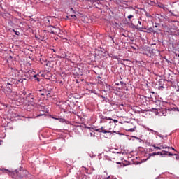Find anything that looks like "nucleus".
<instances>
[{
    "mask_svg": "<svg viewBox=\"0 0 179 179\" xmlns=\"http://www.w3.org/2000/svg\"><path fill=\"white\" fill-rule=\"evenodd\" d=\"M101 124H105V126L101 127L100 129H96V132H102L103 134H110L113 132L117 134L115 131L116 124L114 121L111 120V118L102 116L100 120Z\"/></svg>",
    "mask_w": 179,
    "mask_h": 179,
    "instance_id": "f257e3e1",
    "label": "nucleus"
},
{
    "mask_svg": "<svg viewBox=\"0 0 179 179\" xmlns=\"http://www.w3.org/2000/svg\"><path fill=\"white\" fill-rule=\"evenodd\" d=\"M2 171H3V173H6V174H8V176H10L15 179H22L27 174V171L22 170H20L19 171H17V170L10 171L8 169H2Z\"/></svg>",
    "mask_w": 179,
    "mask_h": 179,
    "instance_id": "f03ea898",
    "label": "nucleus"
},
{
    "mask_svg": "<svg viewBox=\"0 0 179 179\" xmlns=\"http://www.w3.org/2000/svg\"><path fill=\"white\" fill-rule=\"evenodd\" d=\"M138 13H139V10H135V8L132 7L129 8L127 11V14L129 15L127 16V19H129V20H131V19H132V17H134L135 15H138Z\"/></svg>",
    "mask_w": 179,
    "mask_h": 179,
    "instance_id": "7ed1b4c3",
    "label": "nucleus"
},
{
    "mask_svg": "<svg viewBox=\"0 0 179 179\" xmlns=\"http://www.w3.org/2000/svg\"><path fill=\"white\" fill-rule=\"evenodd\" d=\"M29 102L32 106H34V104H36V101L34 100V98H31Z\"/></svg>",
    "mask_w": 179,
    "mask_h": 179,
    "instance_id": "20e7f679",
    "label": "nucleus"
},
{
    "mask_svg": "<svg viewBox=\"0 0 179 179\" xmlns=\"http://www.w3.org/2000/svg\"><path fill=\"white\" fill-rule=\"evenodd\" d=\"M7 92L8 93H12V86H7Z\"/></svg>",
    "mask_w": 179,
    "mask_h": 179,
    "instance_id": "39448f33",
    "label": "nucleus"
},
{
    "mask_svg": "<svg viewBox=\"0 0 179 179\" xmlns=\"http://www.w3.org/2000/svg\"><path fill=\"white\" fill-rule=\"evenodd\" d=\"M62 58H65L66 59H68V55L66 53L62 54Z\"/></svg>",
    "mask_w": 179,
    "mask_h": 179,
    "instance_id": "423d86ee",
    "label": "nucleus"
},
{
    "mask_svg": "<svg viewBox=\"0 0 179 179\" xmlns=\"http://www.w3.org/2000/svg\"><path fill=\"white\" fill-rule=\"evenodd\" d=\"M162 115H164V117H166L167 115V110H163Z\"/></svg>",
    "mask_w": 179,
    "mask_h": 179,
    "instance_id": "0eeeda50",
    "label": "nucleus"
},
{
    "mask_svg": "<svg viewBox=\"0 0 179 179\" xmlns=\"http://www.w3.org/2000/svg\"><path fill=\"white\" fill-rule=\"evenodd\" d=\"M154 148H155V149H164V148H166V147H164V146H161V147H156L155 145H154Z\"/></svg>",
    "mask_w": 179,
    "mask_h": 179,
    "instance_id": "6e6552de",
    "label": "nucleus"
},
{
    "mask_svg": "<svg viewBox=\"0 0 179 179\" xmlns=\"http://www.w3.org/2000/svg\"><path fill=\"white\" fill-rule=\"evenodd\" d=\"M19 83H23V79H20V80H18L15 83V85H17Z\"/></svg>",
    "mask_w": 179,
    "mask_h": 179,
    "instance_id": "1a4fd4ad",
    "label": "nucleus"
},
{
    "mask_svg": "<svg viewBox=\"0 0 179 179\" xmlns=\"http://www.w3.org/2000/svg\"><path fill=\"white\" fill-rule=\"evenodd\" d=\"M167 148H168V149H172V150H174L175 152H176V149H174V148H173V147H171V148H170V147H165V149H167Z\"/></svg>",
    "mask_w": 179,
    "mask_h": 179,
    "instance_id": "9d476101",
    "label": "nucleus"
},
{
    "mask_svg": "<svg viewBox=\"0 0 179 179\" xmlns=\"http://www.w3.org/2000/svg\"><path fill=\"white\" fill-rule=\"evenodd\" d=\"M149 31H151L152 33H153L155 31V30H153V28H152V27L149 28Z\"/></svg>",
    "mask_w": 179,
    "mask_h": 179,
    "instance_id": "9b49d317",
    "label": "nucleus"
},
{
    "mask_svg": "<svg viewBox=\"0 0 179 179\" xmlns=\"http://www.w3.org/2000/svg\"><path fill=\"white\" fill-rule=\"evenodd\" d=\"M13 31H14L15 34H16V36H19V32L15 31V29H13Z\"/></svg>",
    "mask_w": 179,
    "mask_h": 179,
    "instance_id": "f8f14e48",
    "label": "nucleus"
},
{
    "mask_svg": "<svg viewBox=\"0 0 179 179\" xmlns=\"http://www.w3.org/2000/svg\"><path fill=\"white\" fill-rule=\"evenodd\" d=\"M129 131L130 132H134V131H135V129L131 128V129H129Z\"/></svg>",
    "mask_w": 179,
    "mask_h": 179,
    "instance_id": "ddd939ff",
    "label": "nucleus"
},
{
    "mask_svg": "<svg viewBox=\"0 0 179 179\" xmlns=\"http://www.w3.org/2000/svg\"><path fill=\"white\" fill-rule=\"evenodd\" d=\"M169 156H177V155H173L171 152H169Z\"/></svg>",
    "mask_w": 179,
    "mask_h": 179,
    "instance_id": "4468645a",
    "label": "nucleus"
},
{
    "mask_svg": "<svg viewBox=\"0 0 179 179\" xmlns=\"http://www.w3.org/2000/svg\"><path fill=\"white\" fill-rule=\"evenodd\" d=\"M111 121H113V122L115 124L116 122H118V120H113V119H111Z\"/></svg>",
    "mask_w": 179,
    "mask_h": 179,
    "instance_id": "2eb2a0df",
    "label": "nucleus"
},
{
    "mask_svg": "<svg viewBox=\"0 0 179 179\" xmlns=\"http://www.w3.org/2000/svg\"><path fill=\"white\" fill-rule=\"evenodd\" d=\"M169 12H170V13L171 14L172 16H177V15H175L174 13H173V12H171V11H169Z\"/></svg>",
    "mask_w": 179,
    "mask_h": 179,
    "instance_id": "dca6fc26",
    "label": "nucleus"
},
{
    "mask_svg": "<svg viewBox=\"0 0 179 179\" xmlns=\"http://www.w3.org/2000/svg\"><path fill=\"white\" fill-rule=\"evenodd\" d=\"M94 135V132L92 131L90 133V136H93Z\"/></svg>",
    "mask_w": 179,
    "mask_h": 179,
    "instance_id": "f3484780",
    "label": "nucleus"
},
{
    "mask_svg": "<svg viewBox=\"0 0 179 179\" xmlns=\"http://www.w3.org/2000/svg\"><path fill=\"white\" fill-rule=\"evenodd\" d=\"M174 110H176V111H178L179 108L176 107V108H174Z\"/></svg>",
    "mask_w": 179,
    "mask_h": 179,
    "instance_id": "a211bd4d",
    "label": "nucleus"
},
{
    "mask_svg": "<svg viewBox=\"0 0 179 179\" xmlns=\"http://www.w3.org/2000/svg\"><path fill=\"white\" fill-rule=\"evenodd\" d=\"M138 24H140V26H141V24H142V22H141V21H138Z\"/></svg>",
    "mask_w": 179,
    "mask_h": 179,
    "instance_id": "6ab92c4d",
    "label": "nucleus"
},
{
    "mask_svg": "<svg viewBox=\"0 0 179 179\" xmlns=\"http://www.w3.org/2000/svg\"><path fill=\"white\" fill-rule=\"evenodd\" d=\"M7 85H8L9 86H12V84H10V83H7Z\"/></svg>",
    "mask_w": 179,
    "mask_h": 179,
    "instance_id": "aec40b11",
    "label": "nucleus"
},
{
    "mask_svg": "<svg viewBox=\"0 0 179 179\" xmlns=\"http://www.w3.org/2000/svg\"><path fill=\"white\" fill-rule=\"evenodd\" d=\"M156 155H157L156 152L152 153V156H156Z\"/></svg>",
    "mask_w": 179,
    "mask_h": 179,
    "instance_id": "412c9836",
    "label": "nucleus"
},
{
    "mask_svg": "<svg viewBox=\"0 0 179 179\" xmlns=\"http://www.w3.org/2000/svg\"><path fill=\"white\" fill-rule=\"evenodd\" d=\"M156 153H157V155H162V153H160V152H157Z\"/></svg>",
    "mask_w": 179,
    "mask_h": 179,
    "instance_id": "4be33fe9",
    "label": "nucleus"
},
{
    "mask_svg": "<svg viewBox=\"0 0 179 179\" xmlns=\"http://www.w3.org/2000/svg\"><path fill=\"white\" fill-rule=\"evenodd\" d=\"M71 10H72L73 12H75V10H73V8H71Z\"/></svg>",
    "mask_w": 179,
    "mask_h": 179,
    "instance_id": "5701e85b",
    "label": "nucleus"
},
{
    "mask_svg": "<svg viewBox=\"0 0 179 179\" xmlns=\"http://www.w3.org/2000/svg\"><path fill=\"white\" fill-rule=\"evenodd\" d=\"M34 78H37V75H34Z\"/></svg>",
    "mask_w": 179,
    "mask_h": 179,
    "instance_id": "b1692460",
    "label": "nucleus"
},
{
    "mask_svg": "<svg viewBox=\"0 0 179 179\" xmlns=\"http://www.w3.org/2000/svg\"><path fill=\"white\" fill-rule=\"evenodd\" d=\"M37 81H38V82H40V78H37Z\"/></svg>",
    "mask_w": 179,
    "mask_h": 179,
    "instance_id": "393cba45",
    "label": "nucleus"
},
{
    "mask_svg": "<svg viewBox=\"0 0 179 179\" xmlns=\"http://www.w3.org/2000/svg\"><path fill=\"white\" fill-rule=\"evenodd\" d=\"M51 33H52V34H54V31H52Z\"/></svg>",
    "mask_w": 179,
    "mask_h": 179,
    "instance_id": "a878e982",
    "label": "nucleus"
},
{
    "mask_svg": "<svg viewBox=\"0 0 179 179\" xmlns=\"http://www.w3.org/2000/svg\"><path fill=\"white\" fill-rule=\"evenodd\" d=\"M10 58L13 59V57L12 56H10Z\"/></svg>",
    "mask_w": 179,
    "mask_h": 179,
    "instance_id": "bb28decb",
    "label": "nucleus"
},
{
    "mask_svg": "<svg viewBox=\"0 0 179 179\" xmlns=\"http://www.w3.org/2000/svg\"><path fill=\"white\" fill-rule=\"evenodd\" d=\"M102 99H104V96H101Z\"/></svg>",
    "mask_w": 179,
    "mask_h": 179,
    "instance_id": "cd10ccee",
    "label": "nucleus"
},
{
    "mask_svg": "<svg viewBox=\"0 0 179 179\" xmlns=\"http://www.w3.org/2000/svg\"><path fill=\"white\" fill-rule=\"evenodd\" d=\"M155 27H157V25H155Z\"/></svg>",
    "mask_w": 179,
    "mask_h": 179,
    "instance_id": "c85d7f7f",
    "label": "nucleus"
},
{
    "mask_svg": "<svg viewBox=\"0 0 179 179\" xmlns=\"http://www.w3.org/2000/svg\"><path fill=\"white\" fill-rule=\"evenodd\" d=\"M13 71H14V72H16V71H15V70H13Z\"/></svg>",
    "mask_w": 179,
    "mask_h": 179,
    "instance_id": "c756f323",
    "label": "nucleus"
},
{
    "mask_svg": "<svg viewBox=\"0 0 179 179\" xmlns=\"http://www.w3.org/2000/svg\"><path fill=\"white\" fill-rule=\"evenodd\" d=\"M53 51H54V52H55V50H53Z\"/></svg>",
    "mask_w": 179,
    "mask_h": 179,
    "instance_id": "7c9ffc66",
    "label": "nucleus"
},
{
    "mask_svg": "<svg viewBox=\"0 0 179 179\" xmlns=\"http://www.w3.org/2000/svg\"><path fill=\"white\" fill-rule=\"evenodd\" d=\"M178 57H179V54L178 55Z\"/></svg>",
    "mask_w": 179,
    "mask_h": 179,
    "instance_id": "2f4dec72",
    "label": "nucleus"
},
{
    "mask_svg": "<svg viewBox=\"0 0 179 179\" xmlns=\"http://www.w3.org/2000/svg\"><path fill=\"white\" fill-rule=\"evenodd\" d=\"M178 111H179V110H178Z\"/></svg>",
    "mask_w": 179,
    "mask_h": 179,
    "instance_id": "473e14b6",
    "label": "nucleus"
}]
</instances>
